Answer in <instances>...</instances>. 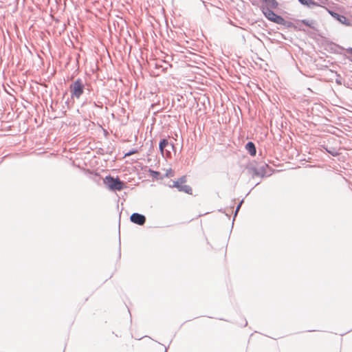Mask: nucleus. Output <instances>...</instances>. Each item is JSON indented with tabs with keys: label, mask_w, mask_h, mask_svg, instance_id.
I'll return each mask as SVG.
<instances>
[{
	"label": "nucleus",
	"mask_w": 352,
	"mask_h": 352,
	"mask_svg": "<svg viewBox=\"0 0 352 352\" xmlns=\"http://www.w3.org/2000/svg\"><path fill=\"white\" fill-rule=\"evenodd\" d=\"M298 23H301L303 25L309 27L311 29H315V27L314 26V21L313 20H308V19H302V20H296Z\"/></svg>",
	"instance_id": "nucleus-16"
},
{
	"label": "nucleus",
	"mask_w": 352,
	"mask_h": 352,
	"mask_svg": "<svg viewBox=\"0 0 352 352\" xmlns=\"http://www.w3.org/2000/svg\"><path fill=\"white\" fill-rule=\"evenodd\" d=\"M243 199H242V200H241V201L238 204V205H237V206H236V210H240L241 206V205H242V203H243Z\"/></svg>",
	"instance_id": "nucleus-19"
},
{
	"label": "nucleus",
	"mask_w": 352,
	"mask_h": 352,
	"mask_svg": "<svg viewBox=\"0 0 352 352\" xmlns=\"http://www.w3.org/2000/svg\"><path fill=\"white\" fill-rule=\"evenodd\" d=\"M186 182V176L184 175L178 178L177 180L173 181V184L170 185V187L176 188L179 192H184L185 193L192 195V189L190 186L185 184Z\"/></svg>",
	"instance_id": "nucleus-4"
},
{
	"label": "nucleus",
	"mask_w": 352,
	"mask_h": 352,
	"mask_svg": "<svg viewBox=\"0 0 352 352\" xmlns=\"http://www.w3.org/2000/svg\"><path fill=\"white\" fill-rule=\"evenodd\" d=\"M148 172L151 177L157 180L162 179L164 178V176L162 175L161 173L157 170H154L151 168H149Z\"/></svg>",
	"instance_id": "nucleus-14"
},
{
	"label": "nucleus",
	"mask_w": 352,
	"mask_h": 352,
	"mask_svg": "<svg viewBox=\"0 0 352 352\" xmlns=\"http://www.w3.org/2000/svg\"><path fill=\"white\" fill-rule=\"evenodd\" d=\"M248 173L252 175V177L255 176H259L258 168L250 164L247 166Z\"/></svg>",
	"instance_id": "nucleus-13"
},
{
	"label": "nucleus",
	"mask_w": 352,
	"mask_h": 352,
	"mask_svg": "<svg viewBox=\"0 0 352 352\" xmlns=\"http://www.w3.org/2000/svg\"><path fill=\"white\" fill-rule=\"evenodd\" d=\"M138 149L136 148H132L131 150H130L129 151H128L127 153H126L124 154V157H128V156H131L136 153H138Z\"/></svg>",
	"instance_id": "nucleus-18"
},
{
	"label": "nucleus",
	"mask_w": 352,
	"mask_h": 352,
	"mask_svg": "<svg viewBox=\"0 0 352 352\" xmlns=\"http://www.w3.org/2000/svg\"><path fill=\"white\" fill-rule=\"evenodd\" d=\"M268 167H269V166L267 164H265L264 165L258 168L260 177H263L266 175V174H267L266 168H268Z\"/></svg>",
	"instance_id": "nucleus-17"
},
{
	"label": "nucleus",
	"mask_w": 352,
	"mask_h": 352,
	"mask_svg": "<svg viewBox=\"0 0 352 352\" xmlns=\"http://www.w3.org/2000/svg\"><path fill=\"white\" fill-rule=\"evenodd\" d=\"M161 67V66L158 65L157 64L156 65V68H160Z\"/></svg>",
	"instance_id": "nucleus-23"
},
{
	"label": "nucleus",
	"mask_w": 352,
	"mask_h": 352,
	"mask_svg": "<svg viewBox=\"0 0 352 352\" xmlns=\"http://www.w3.org/2000/svg\"><path fill=\"white\" fill-rule=\"evenodd\" d=\"M278 25H284L285 27H286L287 28H294L295 30L305 31V30L301 28L300 27L298 28L294 23L285 20V19L283 17H282Z\"/></svg>",
	"instance_id": "nucleus-10"
},
{
	"label": "nucleus",
	"mask_w": 352,
	"mask_h": 352,
	"mask_svg": "<svg viewBox=\"0 0 352 352\" xmlns=\"http://www.w3.org/2000/svg\"><path fill=\"white\" fill-rule=\"evenodd\" d=\"M103 183L112 192L120 191L126 188V184L118 176L109 175L104 178Z\"/></svg>",
	"instance_id": "nucleus-1"
},
{
	"label": "nucleus",
	"mask_w": 352,
	"mask_h": 352,
	"mask_svg": "<svg viewBox=\"0 0 352 352\" xmlns=\"http://www.w3.org/2000/svg\"><path fill=\"white\" fill-rule=\"evenodd\" d=\"M243 321H244V323H241V325L243 327H246L248 324V322L245 319H244Z\"/></svg>",
	"instance_id": "nucleus-21"
},
{
	"label": "nucleus",
	"mask_w": 352,
	"mask_h": 352,
	"mask_svg": "<svg viewBox=\"0 0 352 352\" xmlns=\"http://www.w3.org/2000/svg\"><path fill=\"white\" fill-rule=\"evenodd\" d=\"M245 149L251 156H255L256 154V148L254 142H248L245 146Z\"/></svg>",
	"instance_id": "nucleus-11"
},
{
	"label": "nucleus",
	"mask_w": 352,
	"mask_h": 352,
	"mask_svg": "<svg viewBox=\"0 0 352 352\" xmlns=\"http://www.w3.org/2000/svg\"><path fill=\"white\" fill-rule=\"evenodd\" d=\"M321 147L327 153H329L333 157H336L340 155L339 148H338L337 147L330 146L329 144L321 145Z\"/></svg>",
	"instance_id": "nucleus-7"
},
{
	"label": "nucleus",
	"mask_w": 352,
	"mask_h": 352,
	"mask_svg": "<svg viewBox=\"0 0 352 352\" xmlns=\"http://www.w3.org/2000/svg\"><path fill=\"white\" fill-rule=\"evenodd\" d=\"M164 352H167V348L166 347H165Z\"/></svg>",
	"instance_id": "nucleus-25"
},
{
	"label": "nucleus",
	"mask_w": 352,
	"mask_h": 352,
	"mask_svg": "<svg viewBox=\"0 0 352 352\" xmlns=\"http://www.w3.org/2000/svg\"><path fill=\"white\" fill-rule=\"evenodd\" d=\"M85 89L86 85L83 80L80 78H77L69 86L71 97L72 98L79 99L85 92Z\"/></svg>",
	"instance_id": "nucleus-2"
},
{
	"label": "nucleus",
	"mask_w": 352,
	"mask_h": 352,
	"mask_svg": "<svg viewBox=\"0 0 352 352\" xmlns=\"http://www.w3.org/2000/svg\"><path fill=\"white\" fill-rule=\"evenodd\" d=\"M159 150L163 157H169L171 151L176 153V147L173 142H170L167 138H162L159 142Z\"/></svg>",
	"instance_id": "nucleus-3"
},
{
	"label": "nucleus",
	"mask_w": 352,
	"mask_h": 352,
	"mask_svg": "<svg viewBox=\"0 0 352 352\" xmlns=\"http://www.w3.org/2000/svg\"><path fill=\"white\" fill-rule=\"evenodd\" d=\"M170 175H171V169H170L168 171H167L166 173V174L164 175V177H168L170 176Z\"/></svg>",
	"instance_id": "nucleus-20"
},
{
	"label": "nucleus",
	"mask_w": 352,
	"mask_h": 352,
	"mask_svg": "<svg viewBox=\"0 0 352 352\" xmlns=\"http://www.w3.org/2000/svg\"><path fill=\"white\" fill-rule=\"evenodd\" d=\"M302 5L306 6L309 8H314V7L319 6L318 2L314 0H298Z\"/></svg>",
	"instance_id": "nucleus-12"
},
{
	"label": "nucleus",
	"mask_w": 352,
	"mask_h": 352,
	"mask_svg": "<svg viewBox=\"0 0 352 352\" xmlns=\"http://www.w3.org/2000/svg\"><path fill=\"white\" fill-rule=\"evenodd\" d=\"M86 85V89H85V91H87V94L88 95V99H89V103L91 102V100L93 99V96H95V94L94 93H92L93 91V89H92V86L90 85V84H85Z\"/></svg>",
	"instance_id": "nucleus-15"
},
{
	"label": "nucleus",
	"mask_w": 352,
	"mask_h": 352,
	"mask_svg": "<svg viewBox=\"0 0 352 352\" xmlns=\"http://www.w3.org/2000/svg\"><path fill=\"white\" fill-rule=\"evenodd\" d=\"M261 11L265 17L274 23L278 24L282 17L280 15L276 14L272 10L267 8H261Z\"/></svg>",
	"instance_id": "nucleus-5"
},
{
	"label": "nucleus",
	"mask_w": 352,
	"mask_h": 352,
	"mask_svg": "<svg viewBox=\"0 0 352 352\" xmlns=\"http://www.w3.org/2000/svg\"><path fill=\"white\" fill-rule=\"evenodd\" d=\"M263 4L260 7L267 8L268 9H276L278 6V3L276 0H260Z\"/></svg>",
	"instance_id": "nucleus-8"
},
{
	"label": "nucleus",
	"mask_w": 352,
	"mask_h": 352,
	"mask_svg": "<svg viewBox=\"0 0 352 352\" xmlns=\"http://www.w3.org/2000/svg\"><path fill=\"white\" fill-rule=\"evenodd\" d=\"M239 210H236V209H235V211H234V219H233V221L234 220L236 216L237 215V213L239 212Z\"/></svg>",
	"instance_id": "nucleus-22"
},
{
	"label": "nucleus",
	"mask_w": 352,
	"mask_h": 352,
	"mask_svg": "<svg viewBox=\"0 0 352 352\" xmlns=\"http://www.w3.org/2000/svg\"><path fill=\"white\" fill-rule=\"evenodd\" d=\"M349 51L351 52V54H352V48H350L349 49Z\"/></svg>",
	"instance_id": "nucleus-24"
},
{
	"label": "nucleus",
	"mask_w": 352,
	"mask_h": 352,
	"mask_svg": "<svg viewBox=\"0 0 352 352\" xmlns=\"http://www.w3.org/2000/svg\"><path fill=\"white\" fill-rule=\"evenodd\" d=\"M331 14L332 16H333L335 19H336L342 24H344L346 25H350L349 20L344 15L340 14L335 12H331Z\"/></svg>",
	"instance_id": "nucleus-9"
},
{
	"label": "nucleus",
	"mask_w": 352,
	"mask_h": 352,
	"mask_svg": "<svg viewBox=\"0 0 352 352\" xmlns=\"http://www.w3.org/2000/svg\"><path fill=\"white\" fill-rule=\"evenodd\" d=\"M130 221L135 224H137L138 226H143L146 221V218L145 215L138 213V212H133L130 216Z\"/></svg>",
	"instance_id": "nucleus-6"
}]
</instances>
